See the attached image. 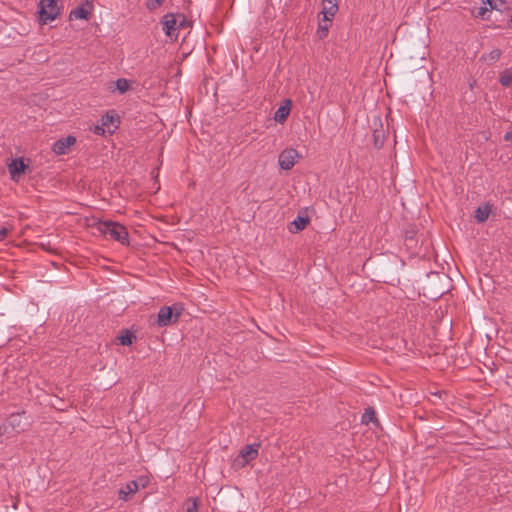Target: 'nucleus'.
I'll return each instance as SVG.
<instances>
[{"label": "nucleus", "mask_w": 512, "mask_h": 512, "mask_svg": "<svg viewBox=\"0 0 512 512\" xmlns=\"http://www.w3.org/2000/svg\"><path fill=\"white\" fill-rule=\"evenodd\" d=\"M40 17L43 21H53L59 15L57 0H40Z\"/></svg>", "instance_id": "obj_5"}, {"label": "nucleus", "mask_w": 512, "mask_h": 512, "mask_svg": "<svg viewBox=\"0 0 512 512\" xmlns=\"http://www.w3.org/2000/svg\"><path fill=\"white\" fill-rule=\"evenodd\" d=\"M291 100H284L281 105L278 107L274 114V120L278 123H284L291 111Z\"/></svg>", "instance_id": "obj_12"}, {"label": "nucleus", "mask_w": 512, "mask_h": 512, "mask_svg": "<svg viewBox=\"0 0 512 512\" xmlns=\"http://www.w3.org/2000/svg\"><path fill=\"white\" fill-rule=\"evenodd\" d=\"M490 208L488 205L480 206L475 211V217L479 222H484L488 219Z\"/></svg>", "instance_id": "obj_17"}, {"label": "nucleus", "mask_w": 512, "mask_h": 512, "mask_svg": "<svg viewBox=\"0 0 512 512\" xmlns=\"http://www.w3.org/2000/svg\"><path fill=\"white\" fill-rule=\"evenodd\" d=\"M182 312V308L174 305L173 307L164 306L162 307L157 315V325L159 327H166L171 323L178 321Z\"/></svg>", "instance_id": "obj_4"}, {"label": "nucleus", "mask_w": 512, "mask_h": 512, "mask_svg": "<svg viewBox=\"0 0 512 512\" xmlns=\"http://www.w3.org/2000/svg\"><path fill=\"white\" fill-rule=\"evenodd\" d=\"M338 11L337 0H323L321 14L324 22H331Z\"/></svg>", "instance_id": "obj_11"}, {"label": "nucleus", "mask_w": 512, "mask_h": 512, "mask_svg": "<svg viewBox=\"0 0 512 512\" xmlns=\"http://www.w3.org/2000/svg\"><path fill=\"white\" fill-rule=\"evenodd\" d=\"M76 143V138L72 135L66 136L57 140L53 146L52 151L56 155H64L67 154L69 149Z\"/></svg>", "instance_id": "obj_9"}, {"label": "nucleus", "mask_w": 512, "mask_h": 512, "mask_svg": "<svg viewBox=\"0 0 512 512\" xmlns=\"http://www.w3.org/2000/svg\"><path fill=\"white\" fill-rule=\"evenodd\" d=\"M504 139L512 143V130L505 133Z\"/></svg>", "instance_id": "obj_28"}, {"label": "nucleus", "mask_w": 512, "mask_h": 512, "mask_svg": "<svg viewBox=\"0 0 512 512\" xmlns=\"http://www.w3.org/2000/svg\"><path fill=\"white\" fill-rule=\"evenodd\" d=\"M117 117L112 113H107L101 118V125L95 127L96 134L112 133L117 128Z\"/></svg>", "instance_id": "obj_8"}, {"label": "nucleus", "mask_w": 512, "mask_h": 512, "mask_svg": "<svg viewBox=\"0 0 512 512\" xmlns=\"http://www.w3.org/2000/svg\"><path fill=\"white\" fill-rule=\"evenodd\" d=\"M259 447V443L249 444L245 446L240 451L236 461L241 466L248 464L250 461L254 460L258 456Z\"/></svg>", "instance_id": "obj_7"}, {"label": "nucleus", "mask_w": 512, "mask_h": 512, "mask_svg": "<svg viewBox=\"0 0 512 512\" xmlns=\"http://www.w3.org/2000/svg\"><path fill=\"white\" fill-rule=\"evenodd\" d=\"M29 426V422L27 421V418L25 416L24 412H16L12 413L6 420V422L2 425H0V434H6L9 432V429L11 431H14L16 433L23 432L27 429Z\"/></svg>", "instance_id": "obj_2"}, {"label": "nucleus", "mask_w": 512, "mask_h": 512, "mask_svg": "<svg viewBox=\"0 0 512 512\" xmlns=\"http://www.w3.org/2000/svg\"><path fill=\"white\" fill-rule=\"evenodd\" d=\"M308 224V219L305 217L298 216L295 218L291 224H290V231L291 232H298L300 230H303L306 225Z\"/></svg>", "instance_id": "obj_15"}, {"label": "nucleus", "mask_w": 512, "mask_h": 512, "mask_svg": "<svg viewBox=\"0 0 512 512\" xmlns=\"http://www.w3.org/2000/svg\"><path fill=\"white\" fill-rule=\"evenodd\" d=\"M301 158L300 153L294 148H286L278 158V164L283 170H290L295 163Z\"/></svg>", "instance_id": "obj_6"}, {"label": "nucleus", "mask_w": 512, "mask_h": 512, "mask_svg": "<svg viewBox=\"0 0 512 512\" xmlns=\"http://www.w3.org/2000/svg\"><path fill=\"white\" fill-rule=\"evenodd\" d=\"M137 482H138L139 486L144 488L148 483V479L145 477H141Z\"/></svg>", "instance_id": "obj_27"}, {"label": "nucleus", "mask_w": 512, "mask_h": 512, "mask_svg": "<svg viewBox=\"0 0 512 512\" xmlns=\"http://www.w3.org/2000/svg\"><path fill=\"white\" fill-rule=\"evenodd\" d=\"M98 230L105 235H109L112 239L120 242L121 244H129L128 231L120 223L112 221L99 222Z\"/></svg>", "instance_id": "obj_1"}, {"label": "nucleus", "mask_w": 512, "mask_h": 512, "mask_svg": "<svg viewBox=\"0 0 512 512\" xmlns=\"http://www.w3.org/2000/svg\"><path fill=\"white\" fill-rule=\"evenodd\" d=\"M164 0H149L146 3V7L150 11L156 10L158 7H160L163 4Z\"/></svg>", "instance_id": "obj_22"}, {"label": "nucleus", "mask_w": 512, "mask_h": 512, "mask_svg": "<svg viewBox=\"0 0 512 512\" xmlns=\"http://www.w3.org/2000/svg\"><path fill=\"white\" fill-rule=\"evenodd\" d=\"M89 18V11L84 6H78L70 12V19H84Z\"/></svg>", "instance_id": "obj_16"}, {"label": "nucleus", "mask_w": 512, "mask_h": 512, "mask_svg": "<svg viewBox=\"0 0 512 512\" xmlns=\"http://www.w3.org/2000/svg\"><path fill=\"white\" fill-rule=\"evenodd\" d=\"M502 55L500 49H493L489 53H485L481 56V60H483L486 64L491 65L498 61Z\"/></svg>", "instance_id": "obj_14"}, {"label": "nucleus", "mask_w": 512, "mask_h": 512, "mask_svg": "<svg viewBox=\"0 0 512 512\" xmlns=\"http://www.w3.org/2000/svg\"><path fill=\"white\" fill-rule=\"evenodd\" d=\"M329 23L330 22H324V21L319 23V26L317 29V35L320 39H323L327 36L328 29H329Z\"/></svg>", "instance_id": "obj_19"}, {"label": "nucleus", "mask_w": 512, "mask_h": 512, "mask_svg": "<svg viewBox=\"0 0 512 512\" xmlns=\"http://www.w3.org/2000/svg\"><path fill=\"white\" fill-rule=\"evenodd\" d=\"M487 11H488V8H487L486 6L480 7V8H479V10H478L477 15H478L479 17L484 18V16H485V14H486V12H487Z\"/></svg>", "instance_id": "obj_26"}, {"label": "nucleus", "mask_w": 512, "mask_h": 512, "mask_svg": "<svg viewBox=\"0 0 512 512\" xmlns=\"http://www.w3.org/2000/svg\"><path fill=\"white\" fill-rule=\"evenodd\" d=\"M375 420V412L372 409H367L362 415V422L368 424Z\"/></svg>", "instance_id": "obj_20"}, {"label": "nucleus", "mask_w": 512, "mask_h": 512, "mask_svg": "<svg viewBox=\"0 0 512 512\" xmlns=\"http://www.w3.org/2000/svg\"><path fill=\"white\" fill-rule=\"evenodd\" d=\"M186 512H198V502L196 499H188L186 503Z\"/></svg>", "instance_id": "obj_21"}, {"label": "nucleus", "mask_w": 512, "mask_h": 512, "mask_svg": "<svg viewBox=\"0 0 512 512\" xmlns=\"http://www.w3.org/2000/svg\"><path fill=\"white\" fill-rule=\"evenodd\" d=\"M130 88V81L125 78H119L115 81V90L120 94L126 93Z\"/></svg>", "instance_id": "obj_18"}, {"label": "nucleus", "mask_w": 512, "mask_h": 512, "mask_svg": "<svg viewBox=\"0 0 512 512\" xmlns=\"http://www.w3.org/2000/svg\"><path fill=\"white\" fill-rule=\"evenodd\" d=\"M500 83L503 85V86H509L512 82V77L509 73H503L501 76H500V79H499Z\"/></svg>", "instance_id": "obj_24"}, {"label": "nucleus", "mask_w": 512, "mask_h": 512, "mask_svg": "<svg viewBox=\"0 0 512 512\" xmlns=\"http://www.w3.org/2000/svg\"><path fill=\"white\" fill-rule=\"evenodd\" d=\"M8 235V229L3 227L0 229V242L4 241Z\"/></svg>", "instance_id": "obj_25"}, {"label": "nucleus", "mask_w": 512, "mask_h": 512, "mask_svg": "<svg viewBox=\"0 0 512 512\" xmlns=\"http://www.w3.org/2000/svg\"><path fill=\"white\" fill-rule=\"evenodd\" d=\"M28 166L24 163L22 158L13 159L8 164V170L11 176V179L14 181H18L20 177L25 173Z\"/></svg>", "instance_id": "obj_10"}, {"label": "nucleus", "mask_w": 512, "mask_h": 512, "mask_svg": "<svg viewBox=\"0 0 512 512\" xmlns=\"http://www.w3.org/2000/svg\"><path fill=\"white\" fill-rule=\"evenodd\" d=\"M185 23V16L178 13H167L162 17L161 24L163 26L164 33L171 37L174 35L180 27Z\"/></svg>", "instance_id": "obj_3"}, {"label": "nucleus", "mask_w": 512, "mask_h": 512, "mask_svg": "<svg viewBox=\"0 0 512 512\" xmlns=\"http://www.w3.org/2000/svg\"><path fill=\"white\" fill-rule=\"evenodd\" d=\"M132 338L133 336L129 332H126L119 337V342L122 345H130L132 343Z\"/></svg>", "instance_id": "obj_23"}, {"label": "nucleus", "mask_w": 512, "mask_h": 512, "mask_svg": "<svg viewBox=\"0 0 512 512\" xmlns=\"http://www.w3.org/2000/svg\"><path fill=\"white\" fill-rule=\"evenodd\" d=\"M488 4L490 5V8L493 9L495 6L493 5L491 0H487Z\"/></svg>", "instance_id": "obj_29"}, {"label": "nucleus", "mask_w": 512, "mask_h": 512, "mask_svg": "<svg viewBox=\"0 0 512 512\" xmlns=\"http://www.w3.org/2000/svg\"><path fill=\"white\" fill-rule=\"evenodd\" d=\"M139 488V484L137 481L128 482L123 488L119 491V498L126 501L129 496L136 493Z\"/></svg>", "instance_id": "obj_13"}]
</instances>
